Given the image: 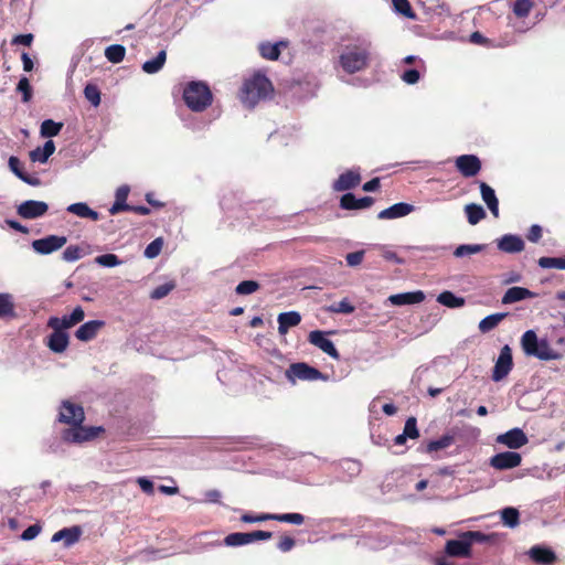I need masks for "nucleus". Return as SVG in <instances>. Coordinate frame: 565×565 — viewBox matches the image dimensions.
Returning a JSON list of instances; mask_svg holds the SVG:
<instances>
[{
  "mask_svg": "<svg viewBox=\"0 0 565 565\" xmlns=\"http://www.w3.org/2000/svg\"><path fill=\"white\" fill-rule=\"evenodd\" d=\"M532 7V0H515L513 12L519 18H525L530 14Z\"/></svg>",
  "mask_w": 565,
  "mask_h": 565,
  "instance_id": "47",
  "label": "nucleus"
},
{
  "mask_svg": "<svg viewBox=\"0 0 565 565\" xmlns=\"http://www.w3.org/2000/svg\"><path fill=\"white\" fill-rule=\"evenodd\" d=\"M424 300L425 294L422 290L395 294L388 297V301L394 306L415 305Z\"/></svg>",
  "mask_w": 565,
  "mask_h": 565,
  "instance_id": "23",
  "label": "nucleus"
},
{
  "mask_svg": "<svg viewBox=\"0 0 565 565\" xmlns=\"http://www.w3.org/2000/svg\"><path fill=\"white\" fill-rule=\"evenodd\" d=\"M354 310L355 307L347 298L342 299L339 302H334L327 308V311L329 312L344 315H350L354 312Z\"/></svg>",
  "mask_w": 565,
  "mask_h": 565,
  "instance_id": "45",
  "label": "nucleus"
},
{
  "mask_svg": "<svg viewBox=\"0 0 565 565\" xmlns=\"http://www.w3.org/2000/svg\"><path fill=\"white\" fill-rule=\"evenodd\" d=\"M245 536H247L248 539L246 540V544H250L256 541H267L271 539L273 533L268 531L257 530L249 533H245Z\"/></svg>",
  "mask_w": 565,
  "mask_h": 565,
  "instance_id": "58",
  "label": "nucleus"
},
{
  "mask_svg": "<svg viewBox=\"0 0 565 565\" xmlns=\"http://www.w3.org/2000/svg\"><path fill=\"white\" fill-rule=\"evenodd\" d=\"M167 60V52L161 50L156 57L146 61L142 64V71L147 74H156L158 73L164 65Z\"/></svg>",
  "mask_w": 565,
  "mask_h": 565,
  "instance_id": "33",
  "label": "nucleus"
},
{
  "mask_svg": "<svg viewBox=\"0 0 565 565\" xmlns=\"http://www.w3.org/2000/svg\"><path fill=\"white\" fill-rule=\"evenodd\" d=\"M537 264L541 268H544V269L556 268V269L565 270V256H563V257H541V258H539Z\"/></svg>",
  "mask_w": 565,
  "mask_h": 565,
  "instance_id": "44",
  "label": "nucleus"
},
{
  "mask_svg": "<svg viewBox=\"0 0 565 565\" xmlns=\"http://www.w3.org/2000/svg\"><path fill=\"white\" fill-rule=\"evenodd\" d=\"M82 249L77 245L67 246L62 254V258L67 263L76 262L82 258Z\"/></svg>",
  "mask_w": 565,
  "mask_h": 565,
  "instance_id": "53",
  "label": "nucleus"
},
{
  "mask_svg": "<svg viewBox=\"0 0 565 565\" xmlns=\"http://www.w3.org/2000/svg\"><path fill=\"white\" fill-rule=\"evenodd\" d=\"M509 313L508 312H497V313H492V315H489L487 317H484L480 322H479V330L482 332V333H487V332H490L491 330H493Z\"/></svg>",
  "mask_w": 565,
  "mask_h": 565,
  "instance_id": "34",
  "label": "nucleus"
},
{
  "mask_svg": "<svg viewBox=\"0 0 565 565\" xmlns=\"http://www.w3.org/2000/svg\"><path fill=\"white\" fill-rule=\"evenodd\" d=\"M361 182V175L359 171L348 170L340 174L339 178L333 182L332 189L337 192H343L358 186Z\"/></svg>",
  "mask_w": 565,
  "mask_h": 565,
  "instance_id": "18",
  "label": "nucleus"
},
{
  "mask_svg": "<svg viewBox=\"0 0 565 565\" xmlns=\"http://www.w3.org/2000/svg\"><path fill=\"white\" fill-rule=\"evenodd\" d=\"M41 525L32 524L28 526L21 534V540L31 541L34 540L41 533Z\"/></svg>",
  "mask_w": 565,
  "mask_h": 565,
  "instance_id": "61",
  "label": "nucleus"
},
{
  "mask_svg": "<svg viewBox=\"0 0 565 565\" xmlns=\"http://www.w3.org/2000/svg\"><path fill=\"white\" fill-rule=\"evenodd\" d=\"M79 536L81 529L78 526L64 527L54 533L51 541L53 543L63 541L65 547H71L79 540Z\"/></svg>",
  "mask_w": 565,
  "mask_h": 565,
  "instance_id": "27",
  "label": "nucleus"
},
{
  "mask_svg": "<svg viewBox=\"0 0 565 565\" xmlns=\"http://www.w3.org/2000/svg\"><path fill=\"white\" fill-rule=\"evenodd\" d=\"M9 168L20 180L25 174V172L21 168V161L18 157L11 156L8 161Z\"/></svg>",
  "mask_w": 565,
  "mask_h": 565,
  "instance_id": "63",
  "label": "nucleus"
},
{
  "mask_svg": "<svg viewBox=\"0 0 565 565\" xmlns=\"http://www.w3.org/2000/svg\"><path fill=\"white\" fill-rule=\"evenodd\" d=\"M470 542L465 536V532L458 540H449L445 546L446 553L455 557H467L470 555Z\"/></svg>",
  "mask_w": 565,
  "mask_h": 565,
  "instance_id": "19",
  "label": "nucleus"
},
{
  "mask_svg": "<svg viewBox=\"0 0 565 565\" xmlns=\"http://www.w3.org/2000/svg\"><path fill=\"white\" fill-rule=\"evenodd\" d=\"M495 440L510 449H519L529 443L526 434L519 427L498 435Z\"/></svg>",
  "mask_w": 565,
  "mask_h": 565,
  "instance_id": "12",
  "label": "nucleus"
},
{
  "mask_svg": "<svg viewBox=\"0 0 565 565\" xmlns=\"http://www.w3.org/2000/svg\"><path fill=\"white\" fill-rule=\"evenodd\" d=\"M273 92L270 81L263 74H255L245 81L242 88V103L253 108L259 100L265 99Z\"/></svg>",
  "mask_w": 565,
  "mask_h": 565,
  "instance_id": "4",
  "label": "nucleus"
},
{
  "mask_svg": "<svg viewBox=\"0 0 565 565\" xmlns=\"http://www.w3.org/2000/svg\"><path fill=\"white\" fill-rule=\"evenodd\" d=\"M522 457L515 451L499 452L490 458V466L497 470H508L521 465Z\"/></svg>",
  "mask_w": 565,
  "mask_h": 565,
  "instance_id": "13",
  "label": "nucleus"
},
{
  "mask_svg": "<svg viewBox=\"0 0 565 565\" xmlns=\"http://www.w3.org/2000/svg\"><path fill=\"white\" fill-rule=\"evenodd\" d=\"M287 43L284 41H278L276 43L262 42L258 45V51L262 57L270 61H275L280 55V49L286 47Z\"/></svg>",
  "mask_w": 565,
  "mask_h": 565,
  "instance_id": "30",
  "label": "nucleus"
},
{
  "mask_svg": "<svg viewBox=\"0 0 565 565\" xmlns=\"http://www.w3.org/2000/svg\"><path fill=\"white\" fill-rule=\"evenodd\" d=\"M103 430V427H84L79 424L78 426H71L64 429L62 431V439L70 444H82L95 439Z\"/></svg>",
  "mask_w": 565,
  "mask_h": 565,
  "instance_id": "6",
  "label": "nucleus"
},
{
  "mask_svg": "<svg viewBox=\"0 0 565 565\" xmlns=\"http://www.w3.org/2000/svg\"><path fill=\"white\" fill-rule=\"evenodd\" d=\"M403 434L411 439H415L419 436L415 417H409L406 419Z\"/></svg>",
  "mask_w": 565,
  "mask_h": 565,
  "instance_id": "55",
  "label": "nucleus"
},
{
  "mask_svg": "<svg viewBox=\"0 0 565 565\" xmlns=\"http://www.w3.org/2000/svg\"><path fill=\"white\" fill-rule=\"evenodd\" d=\"M455 441V436L451 434H445L440 438L430 440L426 446L427 452L438 451L451 446Z\"/></svg>",
  "mask_w": 565,
  "mask_h": 565,
  "instance_id": "39",
  "label": "nucleus"
},
{
  "mask_svg": "<svg viewBox=\"0 0 565 565\" xmlns=\"http://www.w3.org/2000/svg\"><path fill=\"white\" fill-rule=\"evenodd\" d=\"M55 151V143L53 140H47L43 145V147H38L30 151V160L32 162H40L45 163L49 158L54 153Z\"/></svg>",
  "mask_w": 565,
  "mask_h": 565,
  "instance_id": "29",
  "label": "nucleus"
},
{
  "mask_svg": "<svg viewBox=\"0 0 565 565\" xmlns=\"http://www.w3.org/2000/svg\"><path fill=\"white\" fill-rule=\"evenodd\" d=\"M173 289L172 284H162L157 286L150 294L151 299H162Z\"/></svg>",
  "mask_w": 565,
  "mask_h": 565,
  "instance_id": "59",
  "label": "nucleus"
},
{
  "mask_svg": "<svg viewBox=\"0 0 565 565\" xmlns=\"http://www.w3.org/2000/svg\"><path fill=\"white\" fill-rule=\"evenodd\" d=\"M67 242L65 236L49 235L32 242V248L40 255H49L62 248Z\"/></svg>",
  "mask_w": 565,
  "mask_h": 565,
  "instance_id": "9",
  "label": "nucleus"
},
{
  "mask_svg": "<svg viewBox=\"0 0 565 565\" xmlns=\"http://www.w3.org/2000/svg\"><path fill=\"white\" fill-rule=\"evenodd\" d=\"M47 203L35 200H26L17 207L18 214L25 220H34L41 217L47 212Z\"/></svg>",
  "mask_w": 565,
  "mask_h": 565,
  "instance_id": "11",
  "label": "nucleus"
},
{
  "mask_svg": "<svg viewBox=\"0 0 565 565\" xmlns=\"http://www.w3.org/2000/svg\"><path fill=\"white\" fill-rule=\"evenodd\" d=\"M85 420V413L81 405L71 401H63L58 412V422L70 426H78Z\"/></svg>",
  "mask_w": 565,
  "mask_h": 565,
  "instance_id": "7",
  "label": "nucleus"
},
{
  "mask_svg": "<svg viewBox=\"0 0 565 565\" xmlns=\"http://www.w3.org/2000/svg\"><path fill=\"white\" fill-rule=\"evenodd\" d=\"M285 376L292 384L296 383L297 380L313 382L327 379L318 369L305 362L290 364L285 372Z\"/></svg>",
  "mask_w": 565,
  "mask_h": 565,
  "instance_id": "5",
  "label": "nucleus"
},
{
  "mask_svg": "<svg viewBox=\"0 0 565 565\" xmlns=\"http://www.w3.org/2000/svg\"><path fill=\"white\" fill-rule=\"evenodd\" d=\"M437 301L448 308H460L465 305L462 297H458L448 290L440 292L437 297Z\"/></svg>",
  "mask_w": 565,
  "mask_h": 565,
  "instance_id": "36",
  "label": "nucleus"
},
{
  "mask_svg": "<svg viewBox=\"0 0 565 565\" xmlns=\"http://www.w3.org/2000/svg\"><path fill=\"white\" fill-rule=\"evenodd\" d=\"M374 200L371 196L355 198L353 193H345L340 199V206L343 210H362L367 209L373 204Z\"/></svg>",
  "mask_w": 565,
  "mask_h": 565,
  "instance_id": "22",
  "label": "nucleus"
},
{
  "mask_svg": "<svg viewBox=\"0 0 565 565\" xmlns=\"http://www.w3.org/2000/svg\"><path fill=\"white\" fill-rule=\"evenodd\" d=\"M66 211L82 218H89L92 221L99 218L98 212L92 210L85 202L72 203L66 207Z\"/></svg>",
  "mask_w": 565,
  "mask_h": 565,
  "instance_id": "31",
  "label": "nucleus"
},
{
  "mask_svg": "<svg viewBox=\"0 0 565 565\" xmlns=\"http://www.w3.org/2000/svg\"><path fill=\"white\" fill-rule=\"evenodd\" d=\"M105 326L103 320H90L83 323L76 331L75 337L83 342L93 340L98 331Z\"/></svg>",
  "mask_w": 565,
  "mask_h": 565,
  "instance_id": "21",
  "label": "nucleus"
},
{
  "mask_svg": "<svg viewBox=\"0 0 565 565\" xmlns=\"http://www.w3.org/2000/svg\"><path fill=\"white\" fill-rule=\"evenodd\" d=\"M521 347L525 355L541 361L562 359V354L553 350L546 339H539L534 330H527L521 338Z\"/></svg>",
  "mask_w": 565,
  "mask_h": 565,
  "instance_id": "3",
  "label": "nucleus"
},
{
  "mask_svg": "<svg viewBox=\"0 0 565 565\" xmlns=\"http://www.w3.org/2000/svg\"><path fill=\"white\" fill-rule=\"evenodd\" d=\"M480 193L483 202L487 204L491 214L494 217H499V200L495 195L494 190L486 182H479Z\"/></svg>",
  "mask_w": 565,
  "mask_h": 565,
  "instance_id": "26",
  "label": "nucleus"
},
{
  "mask_svg": "<svg viewBox=\"0 0 565 565\" xmlns=\"http://www.w3.org/2000/svg\"><path fill=\"white\" fill-rule=\"evenodd\" d=\"M456 168L465 178H472L481 170V161L475 154H462L456 158Z\"/></svg>",
  "mask_w": 565,
  "mask_h": 565,
  "instance_id": "14",
  "label": "nucleus"
},
{
  "mask_svg": "<svg viewBox=\"0 0 565 565\" xmlns=\"http://www.w3.org/2000/svg\"><path fill=\"white\" fill-rule=\"evenodd\" d=\"M465 536L470 542V546L473 543L486 544V543L494 542L497 540L495 533L486 534L480 531H467V532H465Z\"/></svg>",
  "mask_w": 565,
  "mask_h": 565,
  "instance_id": "43",
  "label": "nucleus"
},
{
  "mask_svg": "<svg viewBox=\"0 0 565 565\" xmlns=\"http://www.w3.org/2000/svg\"><path fill=\"white\" fill-rule=\"evenodd\" d=\"M309 342L315 347L319 348L322 352L329 356L338 360L340 354L335 349L333 342L326 337V333L320 330H315L309 333Z\"/></svg>",
  "mask_w": 565,
  "mask_h": 565,
  "instance_id": "15",
  "label": "nucleus"
},
{
  "mask_svg": "<svg viewBox=\"0 0 565 565\" xmlns=\"http://www.w3.org/2000/svg\"><path fill=\"white\" fill-rule=\"evenodd\" d=\"M241 520L245 523H256L263 521L271 520V513H262L258 515H252L249 513H245L241 516Z\"/></svg>",
  "mask_w": 565,
  "mask_h": 565,
  "instance_id": "62",
  "label": "nucleus"
},
{
  "mask_svg": "<svg viewBox=\"0 0 565 565\" xmlns=\"http://www.w3.org/2000/svg\"><path fill=\"white\" fill-rule=\"evenodd\" d=\"M63 128L62 122H56L52 119H45L41 124L40 135L44 138H52L60 134Z\"/></svg>",
  "mask_w": 565,
  "mask_h": 565,
  "instance_id": "40",
  "label": "nucleus"
},
{
  "mask_svg": "<svg viewBox=\"0 0 565 565\" xmlns=\"http://www.w3.org/2000/svg\"><path fill=\"white\" fill-rule=\"evenodd\" d=\"M495 244L499 250L507 254L521 253L525 246L522 237L515 234H504L495 239Z\"/></svg>",
  "mask_w": 565,
  "mask_h": 565,
  "instance_id": "16",
  "label": "nucleus"
},
{
  "mask_svg": "<svg viewBox=\"0 0 565 565\" xmlns=\"http://www.w3.org/2000/svg\"><path fill=\"white\" fill-rule=\"evenodd\" d=\"M513 367V358L511 348L505 344L500 350L499 356L495 360L494 367L492 370V381L500 382L505 379Z\"/></svg>",
  "mask_w": 565,
  "mask_h": 565,
  "instance_id": "8",
  "label": "nucleus"
},
{
  "mask_svg": "<svg viewBox=\"0 0 565 565\" xmlns=\"http://www.w3.org/2000/svg\"><path fill=\"white\" fill-rule=\"evenodd\" d=\"M182 97L188 108L194 113L205 110L213 102L209 85L201 81L189 82L183 89Z\"/></svg>",
  "mask_w": 565,
  "mask_h": 565,
  "instance_id": "2",
  "label": "nucleus"
},
{
  "mask_svg": "<svg viewBox=\"0 0 565 565\" xmlns=\"http://www.w3.org/2000/svg\"><path fill=\"white\" fill-rule=\"evenodd\" d=\"M295 544H296V541H295L294 537H291V536H284L278 542L277 547L281 552L286 553V552H289L290 550H292Z\"/></svg>",
  "mask_w": 565,
  "mask_h": 565,
  "instance_id": "64",
  "label": "nucleus"
},
{
  "mask_svg": "<svg viewBox=\"0 0 565 565\" xmlns=\"http://www.w3.org/2000/svg\"><path fill=\"white\" fill-rule=\"evenodd\" d=\"M502 523L510 529L520 524V512L516 508L507 507L500 511Z\"/></svg>",
  "mask_w": 565,
  "mask_h": 565,
  "instance_id": "35",
  "label": "nucleus"
},
{
  "mask_svg": "<svg viewBox=\"0 0 565 565\" xmlns=\"http://www.w3.org/2000/svg\"><path fill=\"white\" fill-rule=\"evenodd\" d=\"M271 520L294 525H301L305 522V516L301 513H271Z\"/></svg>",
  "mask_w": 565,
  "mask_h": 565,
  "instance_id": "42",
  "label": "nucleus"
},
{
  "mask_svg": "<svg viewBox=\"0 0 565 565\" xmlns=\"http://www.w3.org/2000/svg\"><path fill=\"white\" fill-rule=\"evenodd\" d=\"M392 2L396 12L407 18H414L408 0H392Z\"/></svg>",
  "mask_w": 565,
  "mask_h": 565,
  "instance_id": "56",
  "label": "nucleus"
},
{
  "mask_svg": "<svg viewBox=\"0 0 565 565\" xmlns=\"http://www.w3.org/2000/svg\"><path fill=\"white\" fill-rule=\"evenodd\" d=\"M15 317V305L13 296L8 292H0V319H11Z\"/></svg>",
  "mask_w": 565,
  "mask_h": 565,
  "instance_id": "32",
  "label": "nucleus"
},
{
  "mask_svg": "<svg viewBox=\"0 0 565 565\" xmlns=\"http://www.w3.org/2000/svg\"><path fill=\"white\" fill-rule=\"evenodd\" d=\"M415 210V206L413 204L406 203V202H398L395 203L387 209L382 210L377 217L380 220H394L404 217L408 214H411Z\"/></svg>",
  "mask_w": 565,
  "mask_h": 565,
  "instance_id": "20",
  "label": "nucleus"
},
{
  "mask_svg": "<svg viewBox=\"0 0 565 565\" xmlns=\"http://www.w3.org/2000/svg\"><path fill=\"white\" fill-rule=\"evenodd\" d=\"M465 212L469 224L476 225L486 217L484 209L476 203H470L465 206Z\"/></svg>",
  "mask_w": 565,
  "mask_h": 565,
  "instance_id": "37",
  "label": "nucleus"
},
{
  "mask_svg": "<svg viewBox=\"0 0 565 565\" xmlns=\"http://www.w3.org/2000/svg\"><path fill=\"white\" fill-rule=\"evenodd\" d=\"M259 284L255 280H243L241 281L236 288L235 291L237 295H250L258 290Z\"/></svg>",
  "mask_w": 565,
  "mask_h": 565,
  "instance_id": "51",
  "label": "nucleus"
},
{
  "mask_svg": "<svg viewBox=\"0 0 565 565\" xmlns=\"http://www.w3.org/2000/svg\"><path fill=\"white\" fill-rule=\"evenodd\" d=\"M84 96L95 107L100 104V92L94 84H87L85 86Z\"/></svg>",
  "mask_w": 565,
  "mask_h": 565,
  "instance_id": "48",
  "label": "nucleus"
},
{
  "mask_svg": "<svg viewBox=\"0 0 565 565\" xmlns=\"http://www.w3.org/2000/svg\"><path fill=\"white\" fill-rule=\"evenodd\" d=\"M364 255H365L364 250H356V252L347 254L345 260H347L348 266H350V267L359 266L363 262Z\"/></svg>",
  "mask_w": 565,
  "mask_h": 565,
  "instance_id": "60",
  "label": "nucleus"
},
{
  "mask_svg": "<svg viewBox=\"0 0 565 565\" xmlns=\"http://www.w3.org/2000/svg\"><path fill=\"white\" fill-rule=\"evenodd\" d=\"M17 90L22 94V102L28 103L32 98V87L26 77H21L18 85Z\"/></svg>",
  "mask_w": 565,
  "mask_h": 565,
  "instance_id": "52",
  "label": "nucleus"
},
{
  "mask_svg": "<svg viewBox=\"0 0 565 565\" xmlns=\"http://www.w3.org/2000/svg\"><path fill=\"white\" fill-rule=\"evenodd\" d=\"M401 78L408 85H414L420 79V72L418 68H408L403 71Z\"/></svg>",
  "mask_w": 565,
  "mask_h": 565,
  "instance_id": "57",
  "label": "nucleus"
},
{
  "mask_svg": "<svg viewBox=\"0 0 565 565\" xmlns=\"http://www.w3.org/2000/svg\"><path fill=\"white\" fill-rule=\"evenodd\" d=\"M126 55V49L124 45L120 44H113L106 47L105 50V56L106 58L114 63L118 64L124 61Z\"/></svg>",
  "mask_w": 565,
  "mask_h": 565,
  "instance_id": "41",
  "label": "nucleus"
},
{
  "mask_svg": "<svg viewBox=\"0 0 565 565\" xmlns=\"http://www.w3.org/2000/svg\"><path fill=\"white\" fill-rule=\"evenodd\" d=\"M371 56L372 42L359 36L342 45L338 64L347 74H354L370 65Z\"/></svg>",
  "mask_w": 565,
  "mask_h": 565,
  "instance_id": "1",
  "label": "nucleus"
},
{
  "mask_svg": "<svg viewBox=\"0 0 565 565\" xmlns=\"http://www.w3.org/2000/svg\"><path fill=\"white\" fill-rule=\"evenodd\" d=\"M535 297V294L532 292L530 289L525 288V287H511L509 288L502 299H501V302L503 305H511V303H514V302H519V301H522V300H525V299H531V298H534Z\"/></svg>",
  "mask_w": 565,
  "mask_h": 565,
  "instance_id": "25",
  "label": "nucleus"
},
{
  "mask_svg": "<svg viewBox=\"0 0 565 565\" xmlns=\"http://www.w3.org/2000/svg\"><path fill=\"white\" fill-rule=\"evenodd\" d=\"M68 334L63 329H53L47 340V347L54 353H63L68 347Z\"/></svg>",
  "mask_w": 565,
  "mask_h": 565,
  "instance_id": "24",
  "label": "nucleus"
},
{
  "mask_svg": "<svg viewBox=\"0 0 565 565\" xmlns=\"http://www.w3.org/2000/svg\"><path fill=\"white\" fill-rule=\"evenodd\" d=\"M487 246V244H462L456 247L454 250V256L457 258H462L472 254H478L483 252Z\"/></svg>",
  "mask_w": 565,
  "mask_h": 565,
  "instance_id": "38",
  "label": "nucleus"
},
{
  "mask_svg": "<svg viewBox=\"0 0 565 565\" xmlns=\"http://www.w3.org/2000/svg\"><path fill=\"white\" fill-rule=\"evenodd\" d=\"M95 263L98 264L99 266L111 268V267L120 265L122 262L118 258L117 255L107 253V254L97 256L95 258Z\"/></svg>",
  "mask_w": 565,
  "mask_h": 565,
  "instance_id": "46",
  "label": "nucleus"
},
{
  "mask_svg": "<svg viewBox=\"0 0 565 565\" xmlns=\"http://www.w3.org/2000/svg\"><path fill=\"white\" fill-rule=\"evenodd\" d=\"M162 246H163V239L161 237L153 239L145 248V252H143L145 257H147L149 259L157 257L160 254Z\"/></svg>",
  "mask_w": 565,
  "mask_h": 565,
  "instance_id": "50",
  "label": "nucleus"
},
{
  "mask_svg": "<svg viewBox=\"0 0 565 565\" xmlns=\"http://www.w3.org/2000/svg\"><path fill=\"white\" fill-rule=\"evenodd\" d=\"M246 540H248V539H247V536H245V533L234 532V533H231L225 536L224 544L226 546L237 547V546L247 545Z\"/></svg>",
  "mask_w": 565,
  "mask_h": 565,
  "instance_id": "49",
  "label": "nucleus"
},
{
  "mask_svg": "<svg viewBox=\"0 0 565 565\" xmlns=\"http://www.w3.org/2000/svg\"><path fill=\"white\" fill-rule=\"evenodd\" d=\"M529 557L539 565H552L556 561L555 552L544 545H534L527 552Z\"/></svg>",
  "mask_w": 565,
  "mask_h": 565,
  "instance_id": "17",
  "label": "nucleus"
},
{
  "mask_svg": "<svg viewBox=\"0 0 565 565\" xmlns=\"http://www.w3.org/2000/svg\"><path fill=\"white\" fill-rule=\"evenodd\" d=\"M184 126L193 131H200L207 127L209 122L204 121L195 116H189V118L182 119Z\"/></svg>",
  "mask_w": 565,
  "mask_h": 565,
  "instance_id": "54",
  "label": "nucleus"
},
{
  "mask_svg": "<svg viewBox=\"0 0 565 565\" xmlns=\"http://www.w3.org/2000/svg\"><path fill=\"white\" fill-rule=\"evenodd\" d=\"M278 332L279 334H286L289 328L296 327L301 321V316L297 311H287L278 315Z\"/></svg>",
  "mask_w": 565,
  "mask_h": 565,
  "instance_id": "28",
  "label": "nucleus"
},
{
  "mask_svg": "<svg viewBox=\"0 0 565 565\" xmlns=\"http://www.w3.org/2000/svg\"><path fill=\"white\" fill-rule=\"evenodd\" d=\"M85 318V312L81 306L74 308L71 315H65L62 318L51 317L47 321V327L51 329H70L75 324L82 322Z\"/></svg>",
  "mask_w": 565,
  "mask_h": 565,
  "instance_id": "10",
  "label": "nucleus"
}]
</instances>
